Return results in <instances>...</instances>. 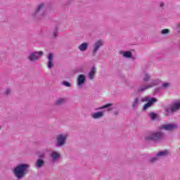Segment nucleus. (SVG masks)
Instances as JSON below:
<instances>
[{"label": "nucleus", "instance_id": "obj_1", "mask_svg": "<svg viewBox=\"0 0 180 180\" xmlns=\"http://www.w3.org/2000/svg\"><path fill=\"white\" fill-rule=\"evenodd\" d=\"M28 168H30V165L28 164H19L14 167L13 172L15 178L22 179L26 175Z\"/></svg>", "mask_w": 180, "mask_h": 180}, {"label": "nucleus", "instance_id": "obj_2", "mask_svg": "<svg viewBox=\"0 0 180 180\" xmlns=\"http://www.w3.org/2000/svg\"><path fill=\"white\" fill-rule=\"evenodd\" d=\"M164 137V134L162 132H155L151 133L150 135L145 137L146 141H160Z\"/></svg>", "mask_w": 180, "mask_h": 180}, {"label": "nucleus", "instance_id": "obj_3", "mask_svg": "<svg viewBox=\"0 0 180 180\" xmlns=\"http://www.w3.org/2000/svg\"><path fill=\"white\" fill-rule=\"evenodd\" d=\"M46 15V12H44V4H39L35 12L32 13V16L34 18H37V19H42L44 16Z\"/></svg>", "mask_w": 180, "mask_h": 180}, {"label": "nucleus", "instance_id": "obj_4", "mask_svg": "<svg viewBox=\"0 0 180 180\" xmlns=\"http://www.w3.org/2000/svg\"><path fill=\"white\" fill-rule=\"evenodd\" d=\"M180 110V100L174 101L170 108L165 109L166 113L167 115H174L175 112H178Z\"/></svg>", "mask_w": 180, "mask_h": 180}, {"label": "nucleus", "instance_id": "obj_5", "mask_svg": "<svg viewBox=\"0 0 180 180\" xmlns=\"http://www.w3.org/2000/svg\"><path fill=\"white\" fill-rule=\"evenodd\" d=\"M43 56V51H34V52H30L28 57L27 60L30 61L31 63H34L40 58Z\"/></svg>", "mask_w": 180, "mask_h": 180}, {"label": "nucleus", "instance_id": "obj_6", "mask_svg": "<svg viewBox=\"0 0 180 180\" xmlns=\"http://www.w3.org/2000/svg\"><path fill=\"white\" fill-rule=\"evenodd\" d=\"M67 135L66 134H59L56 137V147H63V146H65L66 141H67Z\"/></svg>", "mask_w": 180, "mask_h": 180}, {"label": "nucleus", "instance_id": "obj_7", "mask_svg": "<svg viewBox=\"0 0 180 180\" xmlns=\"http://www.w3.org/2000/svg\"><path fill=\"white\" fill-rule=\"evenodd\" d=\"M103 46V41L98 40L96 41L93 46L92 55L96 56V53L99 51V49H101Z\"/></svg>", "mask_w": 180, "mask_h": 180}, {"label": "nucleus", "instance_id": "obj_8", "mask_svg": "<svg viewBox=\"0 0 180 180\" xmlns=\"http://www.w3.org/2000/svg\"><path fill=\"white\" fill-rule=\"evenodd\" d=\"M168 150H162L158 152L156 155L150 159V162H155V161L158 160V157H167L168 156Z\"/></svg>", "mask_w": 180, "mask_h": 180}, {"label": "nucleus", "instance_id": "obj_9", "mask_svg": "<svg viewBox=\"0 0 180 180\" xmlns=\"http://www.w3.org/2000/svg\"><path fill=\"white\" fill-rule=\"evenodd\" d=\"M160 129L166 130V131H174V130H176L178 129V125L175 124H167L162 125Z\"/></svg>", "mask_w": 180, "mask_h": 180}, {"label": "nucleus", "instance_id": "obj_10", "mask_svg": "<svg viewBox=\"0 0 180 180\" xmlns=\"http://www.w3.org/2000/svg\"><path fill=\"white\" fill-rule=\"evenodd\" d=\"M86 81V77L85 75H79L77 77V85L79 89H82V85L85 84Z\"/></svg>", "mask_w": 180, "mask_h": 180}, {"label": "nucleus", "instance_id": "obj_11", "mask_svg": "<svg viewBox=\"0 0 180 180\" xmlns=\"http://www.w3.org/2000/svg\"><path fill=\"white\" fill-rule=\"evenodd\" d=\"M157 84H158V82H157V80H154L151 83V84L145 85V86H142L139 87L138 89V92H144V91H147V89H148L150 88H153V86H155V85H157Z\"/></svg>", "mask_w": 180, "mask_h": 180}, {"label": "nucleus", "instance_id": "obj_12", "mask_svg": "<svg viewBox=\"0 0 180 180\" xmlns=\"http://www.w3.org/2000/svg\"><path fill=\"white\" fill-rule=\"evenodd\" d=\"M158 100L155 97H152L150 100L147 102L144 105H143V110H147L148 108H150V106H153L155 102H158Z\"/></svg>", "mask_w": 180, "mask_h": 180}, {"label": "nucleus", "instance_id": "obj_13", "mask_svg": "<svg viewBox=\"0 0 180 180\" xmlns=\"http://www.w3.org/2000/svg\"><path fill=\"white\" fill-rule=\"evenodd\" d=\"M103 116H105V112L103 111L94 112L91 115L93 119H101V117H103Z\"/></svg>", "mask_w": 180, "mask_h": 180}, {"label": "nucleus", "instance_id": "obj_14", "mask_svg": "<svg viewBox=\"0 0 180 180\" xmlns=\"http://www.w3.org/2000/svg\"><path fill=\"white\" fill-rule=\"evenodd\" d=\"M95 74H96V68L93 66L89 72V79H94L95 78Z\"/></svg>", "mask_w": 180, "mask_h": 180}, {"label": "nucleus", "instance_id": "obj_15", "mask_svg": "<svg viewBox=\"0 0 180 180\" xmlns=\"http://www.w3.org/2000/svg\"><path fill=\"white\" fill-rule=\"evenodd\" d=\"M48 68H49V70H51V68H53V53H49L48 56Z\"/></svg>", "mask_w": 180, "mask_h": 180}, {"label": "nucleus", "instance_id": "obj_16", "mask_svg": "<svg viewBox=\"0 0 180 180\" xmlns=\"http://www.w3.org/2000/svg\"><path fill=\"white\" fill-rule=\"evenodd\" d=\"M44 164H46V162L43 159H38L35 163V167L36 168H41L44 167Z\"/></svg>", "mask_w": 180, "mask_h": 180}, {"label": "nucleus", "instance_id": "obj_17", "mask_svg": "<svg viewBox=\"0 0 180 180\" xmlns=\"http://www.w3.org/2000/svg\"><path fill=\"white\" fill-rule=\"evenodd\" d=\"M120 53L123 55V57H125V58H131V57L133 56L131 52L129 51H120Z\"/></svg>", "mask_w": 180, "mask_h": 180}, {"label": "nucleus", "instance_id": "obj_18", "mask_svg": "<svg viewBox=\"0 0 180 180\" xmlns=\"http://www.w3.org/2000/svg\"><path fill=\"white\" fill-rule=\"evenodd\" d=\"M88 43H82L79 46L78 49L80 50V51H86V50L88 49Z\"/></svg>", "mask_w": 180, "mask_h": 180}, {"label": "nucleus", "instance_id": "obj_19", "mask_svg": "<svg viewBox=\"0 0 180 180\" xmlns=\"http://www.w3.org/2000/svg\"><path fill=\"white\" fill-rule=\"evenodd\" d=\"M51 157L53 161H57L60 158V155L57 153V152H52L51 154Z\"/></svg>", "mask_w": 180, "mask_h": 180}, {"label": "nucleus", "instance_id": "obj_20", "mask_svg": "<svg viewBox=\"0 0 180 180\" xmlns=\"http://www.w3.org/2000/svg\"><path fill=\"white\" fill-rule=\"evenodd\" d=\"M139 98H136L135 99H134V101H133V103H132V108H134V109H136V108H137V106H139Z\"/></svg>", "mask_w": 180, "mask_h": 180}, {"label": "nucleus", "instance_id": "obj_21", "mask_svg": "<svg viewBox=\"0 0 180 180\" xmlns=\"http://www.w3.org/2000/svg\"><path fill=\"white\" fill-rule=\"evenodd\" d=\"M110 106H112L111 103H107L105 105H103L98 108H96V110H102V109H106L108 108H110Z\"/></svg>", "mask_w": 180, "mask_h": 180}, {"label": "nucleus", "instance_id": "obj_22", "mask_svg": "<svg viewBox=\"0 0 180 180\" xmlns=\"http://www.w3.org/2000/svg\"><path fill=\"white\" fill-rule=\"evenodd\" d=\"M149 117H150L151 120H155L157 119V114L155 112H150L148 114Z\"/></svg>", "mask_w": 180, "mask_h": 180}, {"label": "nucleus", "instance_id": "obj_23", "mask_svg": "<svg viewBox=\"0 0 180 180\" xmlns=\"http://www.w3.org/2000/svg\"><path fill=\"white\" fill-rule=\"evenodd\" d=\"M151 78V76L148 74H146L145 77H143L144 82H148L150 81V79Z\"/></svg>", "mask_w": 180, "mask_h": 180}, {"label": "nucleus", "instance_id": "obj_24", "mask_svg": "<svg viewBox=\"0 0 180 180\" xmlns=\"http://www.w3.org/2000/svg\"><path fill=\"white\" fill-rule=\"evenodd\" d=\"M53 37H57L58 35V28L57 27H55L53 32Z\"/></svg>", "mask_w": 180, "mask_h": 180}, {"label": "nucleus", "instance_id": "obj_25", "mask_svg": "<svg viewBox=\"0 0 180 180\" xmlns=\"http://www.w3.org/2000/svg\"><path fill=\"white\" fill-rule=\"evenodd\" d=\"M63 85H64L65 86H67L68 88H71V83H70L67 81H63Z\"/></svg>", "mask_w": 180, "mask_h": 180}, {"label": "nucleus", "instance_id": "obj_26", "mask_svg": "<svg viewBox=\"0 0 180 180\" xmlns=\"http://www.w3.org/2000/svg\"><path fill=\"white\" fill-rule=\"evenodd\" d=\"M171 84L169 83H163L162 85V87L164 88V89H167L168 88H169Z\"/></svg>", "mask_w": 180, "mask_h": 180}, {"label": "nucleus", "instance_id": "obj_27", "mask_svg": "<svg viewBox=\"0 0 180 180\" xmlns=\"http://www.w3.org/2000/svg\"><path fill=\"white\" fill-rule=\"evenodd\" d=\"M150 101H151V98L148 96L144 97L141 99L142 102H150Z\"/></svg>", "mask_w": 180, "mask_h": 180}, {"label": "nucleus", "instance_id": "obj_28", "mask_svg": "<svg viewBox=\"0 0 180 180\" xmlns=\"http://www.w3.org/2000/svg\"><path fill=\"white\" fill-rule=\"evenodd\" d=\"M64 102V98H59L56 101V105H61Z\"/></svg>", "mask_w": 180, "mask_h": 180}, {"label": "nucleus", "instance_id": "obj_29", "mask_svg": "<svg viewBox=\"0 0 180 180\" xmlns=\"http://www.w3.org/2000/svg\"><path fill=\"white\" fill-rule=\"evenodd\" d=\"M162 34H168L169 33V29H165L161 31Z\"/></svg>", "mask_w": 180, "mask_h": 180}, {"label": "nucleus", "instance_id": "obj_30", "mask_svg": "<svg viewBox=\"0 0 180 180\" xmlns=\"http://www.w3.org/2000/svg\"><path fill=\"white\" fill-rule=\"evenodd\" d=\"M38 157H39V159L43 160V158H44L46 157V154H44V153H41V154H39V155H38Z\"/></svg>", "mask_w": 180, "mask_h": 180}, {"label": "nucleus", "instance_id": "obj_31", "mask_svg": "<svg viewBox=\"0 0 180 180\" xmlns=\"http://www.w3.org/2000/svg\"><path fill=\"white\" fill-rule=\"evenodd\" d=\"M9 94H11V89H8L6 92H5V95H9Z\"/></svg>", "mask_w": 180, "mask_h": 180}, {"label": "nucleus", "instance_id": "obj_32", "mask_svg": "<svg viewBox=\"0 0 180 180\" xmlns=\"http://www.w3.org/2000/svg\"><path fill=\"white\" fill-rule=\"evenodd\" d=\"M160 91V88L155 89V92L157 94Z\"/></svg>", "mask_w": 180, "mask_h": 180}, {"label": "nucleus", "instance_id": "obj_33", "mask_svg": "<svg viewBox=\"0 0 180 180\" xmlns=\"http://www.w3.org/2000/svg\"><path fill=\"white\" fill-rule=\"evenodd\" d=\"M114 115H115V116H117V115H119V111H115Z\"/></svg>", "mask_w": 180, "mask_h": 180}, {"label": "nucleus", "instance_id": "obj_34", "mask_svg": "<svg viewBox=\"0 0 180 180\" xmlns=\"http://www.w3.org/2000/svg\"><path fill=\"white\" fill-rule=\"evenodd\" d=\"M160 8H162L164 6V3L161 2L160 4Z\"/></svg>", "mask_w": 180, "mask_h": 180}, {"label": "nucleus", "instance_id": "obj_35", "mask_svg": "<svg viewBox=\"0 0 180 180\" xmlns=\"http://www.w3.org/2000/svg\"><path fill=\"white\" fill-rule=\"evenodd\" d=\"M179 27H180V25L178 24V25L176 26V29L178 30V29H179Z\"/></svg>", "mask_w": 180, "mask_h": 180}, {"label": "nucleus", "instance_id": "obj_36", "mask_svg": "<svg viewBox=\"0 0 180 180\" xmlns=\"http://www.w3.org/2000/svg\"><path fill=\"white\" fill-rule=\"evenodd\" d=\"M78 71H81V70L77 69V70H76V72H78Z\"/></svg>", "mask_w": 180, "mask_h": 180}, {"label": "nucleus", "instance_id": "obj_37", "mask_svg": "<svg viewBox=\"0 0 180 180\" xmlns=\"http://www.w3.org/2000/svg\"><path fill=\"white\" fill-rule=\"evenodd\" d=\"M1 127H0V130H1Z\"/></svg>", "mask_w": 180, "mask_h": 180}]
</instances>
